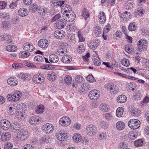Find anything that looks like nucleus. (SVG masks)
<instances>
[{
    "mask_svg": "<svg viewBox=\"0 0 149 149\" xmlns=\"http://www.w3.org/2000/svg\"><path fill=\"white\" fill-rule=\"evenodd\" d=\"M22 96V92L20 91H18L15 92L13 94L7 95V97L9 101L16 102L18 101Z\"/></svg>",
    "mask_w": 149,
    "mask_h": 149,
    "instance_id": "1",
    "label": "nucleus"
},
{
    "mask_svg": "<svg viewBox=\"0 0 149 149\" xmlns=\"http://www.w3.org/2000/svg\"><path fill=\"white\" fill-rule=\"evenodd\" d=\"M128 124L129 127L133 130L137 129L140 125V121L136 119H131L128 121Z\"/></svg>",
    "mask_w": 149,
    "mask_h": 149,
    "instance_id": "2",
    "label": "nucleus"
},
{
    "mask_svg": "<svg viewBox=\"0 0 149 149\" xmlns=\"http://www.w3.org/2000/svg\"><path fill=\"white\" fill-rule=\"evenodd\" d=\"M86 132L88 135H94L97 132V128L95 125L90 124L86 127Z\"/></svg>",
    "mask_w": 149,
    "mask_h": 149,
    "instance_id": "3",
    "label": "nucleus"
},
{
    "mask_svg": "<svg viewBox=\"0 0 149 149\" xmlns=\"http://www.w3.org/2000/svg\"><path fill=\"white\" fill-rule=\"evenodd\" d=\"M45 78L43 75L39 73L35 75L33 77V82L37 84L42 83L44 81Z\"/></svg>",
    "mask_w": 149,
    "mask_h": 149,
    "instance_id": "4",
    "label": "nucleus"
},
{
    "mask_svg": "<svg viewBox=\"0 0 149 149\" xmlns=\"http://www.w3.org/2000/svg\"><path fill=\"white\" fill-rule=\"evenodd\" d=\"M100 94L99 91L97 90H93L89 92L88 96L91 99L95 100L99 97Z\"/></svg>",
    "mask_w": 149,
    "mask_h": 149,
    "instance_id": "5",
    "label": "nucleus"
},
{
    "mask_svg": "<svg viewBox=\"0 0 149 149\" xmlns=\"http://www.w3.org/2000/svg\"><path fill=\"white\" fill-rule=\"evenodd\" d=\"M19 136L21 140H26L29 137V134L25 128L20 129L19 131Z\"/></svg>",
    "mask_w": 149,
    "mask_h": 149,
    "instance_id": "6",
    "label": "nucleus"
},
{
    "mask_svg": "<svg viewBox=\"0 0 149 149\" xmlns=\"http://www.w3.org/2000/svg\"><path fill=\"white\" fill-rule=\"evenodd\" d=\"M58 139L60 141H65L68 139L67 134L64 130L60 131L56 134Z\"/></svg>",
    "mask_w": 149,
    "mask_h": 149,
    "instance_id": "7",
    "label": "nucleus"
},
{
    "mask_svg": "<svg viewBox=\"0 0 149 149\" xmlns=\"http://www.w3.org/2000/svg\"><path fill=\"white\" fill-rule=\"evenodd\" d=\"M10 122L6 120H2L0 122V127L3 130H7L9 129L11 126Z\"/></svg>",
    "mask_w": 149,
    "mask_h": 149,
    "instance_id": "8",
    "label": "nucleus"
},
{
    "mask_svg": "<svg viewBox=\"0 0 149 149\" xmlns=\"http://www.w3.org/2000/svg\"><path fill=\"white\" fill-rule=\"evenodd\" d=\"M148 42L146 40L144 39H140L138 41L137 44L138 50L140 52L143 49V50H144Z\"/></svg>",
    "mask_w": 149,
    "mask_h": 149,
    "instance_id": "9",
    "label": "nucleus"
},
{
    "mask_svg": "<svg viewBox=\"0 0 149 149\" xmlns=\"http://www.w3.org/2000/svg\"><path fill=\"white\" fill-rule=\"evenodd\" d=\"M44 131L47 134L51 133L53 130L54 127L51 124L47 123L45 124L42 127Z\"/></svg>",
    "mask_w": 149,
    "mask_h": 149,
    "instance_id": "10",
    "label": "nucleus"
},
{
    "mask_svg": "<svg viewBox=\"0 0 149 149\" xmlns=\"http://www.w3.org/2000/svg\"><path fill=\"white\" fill-rule=\"evenodd\" d=\"M71 123L70 118L67 116L63 117L61 118L59 120V123L62 126H67Z\"/></svg>",
    "mask_w": 149,
    "mask_h": 149,
    "instance_id": "11",
    "label": "nucleus"
},
{
    "mask_svg": "<svg viewBox=\"0 0 149 149\" xmlns=\"http://www.w3.org/2000/svg\"><path fill=\"white\" fill-rule=\"evenodd\" d=\"M107 89L111 94H116L119 91V88L115 84H109L108 85Z\"/></svg>",
    "mask_w": 149,
    "mask_h": 149,
    "instance_id": "12",
    "label": "nucleus"
},
{
    "mask_svg": "<svg viewBox=\"0 0 149 149\" xmlns=\"http://www.w3.org/2000/svg\"><path fill=\"white\" fill-rule=\"evenodd\" d=\"M90 87V86L88 84L84 83L80 87L79 91L81 93L84 94L88 92Z\"/></svg>",
    "mask_w": 149,
    "mask_h": 149,
    "instance_id": "13",
    "label": "nucleus"
},
{
    "mask_svg": "<svg viewBox=\"0 0 149 149\" xmlns=\"http://www.w3.org/2000/svg\"><path fill=\"white\" fill-rule=\"evenodd\" d=\"M66 23L64 20L60 19L56 21L55 23V27L56 29H61L63 28L66 25Z\"/></svg>",
    "mask_w": 149,
    "mask_h": 149,
    "instance_id": "14",
    "label": "nucleus"
},
{
    "mask_svg": "<svg viewBox=\"0 0 149 149\" xmlns=\"http://www.w3.org/2000/svg\"><path fill=\"white\" fill-rule=\"evenodd\" d=\"M49 10L48 8L44 6L39 7L38 9V13L42 16L45 15L49 12Z\"/></svg>",
    "mask_w": 149,
    "mask_h": 149,
    "instance_id": "15",
    "label": "nucleus"
},
{
    "mask_svg": "<svg viewBox=\"0 0 149 149\" xmlns=\"http://www.w3.org/2000/svg\"><path fill=\"white\" fill-rule=\"evenodd\" d=\"M38 46L42 48H46L48 46V42L46 39L40 40L38 42Z\"/></svg>",
    "mask_w": 149,
    "mask_h": 149,
    "instance_id": "16",
    "label": "nucleus"
},
{
    "mask_svg": "<svg viewBox=\"0 0 149 149\" xmlns=\"http://www.w3.org/2000/svg\"><path fill=\"white\" fill-rule=\"evenodd\" d=\"M93 31L95 35L99 37L102 33V29L100 26L95 25L93 27Z\"/></svg>",
    "mask_w": 149,
    "mask_h": 149,
    "instance_id": "17",
    "label": "nucleus"
},
{
    "mask_svg": "<svg viewBox=\"0 0 149 149\" xmlns=\"http://www.w3.org/2000/svg\"><path fill=\"white\" fill-rule=\"evenodd\" d=\"M65 32L63 30H57L55 31L54 33V36L56 38L61 39L65 36Z\"/></svg>",
    "mask_w": 149,
    "mask_h": 149,
    "instance_id": "18",
    "label": "nucleus"
},
{
    "mask_svg": "<svg viewBox=\"0 0 149 149\" xmlns=\"http://www.w3.org/2000/svg\"><path fill=\"white\" fill-rule=\"evenodd\" d=\"M72 10V8L70 6L65 4L62 7L61 12L62 13H70Z\"/></svg>",
    "mask_w": 149,
    "mask_h": 149,
    "instance_id": "19",
    "label": "nucleus"
},
{
    "mask_svg": "<svg viewBox=\"0 0 149 149\" xmlns=\"http://www.w3.org/2000/svg\"><path fill=\"white\" fill-rule=\"evenodd\" d=\"M7 81L8 84L11 86H15L18 84L17 79L15 77H10L8 79Z\"/></svg>",
    "mask_w": 149,
    "mask_h": 149,
    "instance_id": "20",
    "label": "nucleus"
},
{
    "mask_svg": "<svg viewBox=\"0 0 149 149\" xmlns=\"http://www.w3.org/2000/svg\"><path fill=\"white\" fill-rule=\"evenodd\" d=\"M24 46L23 47V49L28 52H31L33 51L35 47L33 45V44L26 42L24 44Z\"/></svg>",
    "mask_w": 149,
    "mask_h": 149,
    "instance_id": "21",
    "label": "nucleus"
},
{
    "mask_svg": "<svg viewBox=\"0 0 149 149\" xmlns=\"http://www.w3.org/2000/svg\"><path fill=\"white\" fill-rule=\"evenodd\" d=\"M29 13L28 10L25 8H21L18 11V14L20 16L24 17L27 16Z\"/></svg>",
    "mask_w": 149,
    "mask_h": 149,
    "instance_id": "22",
    "label": "nucleus"
},
{
    "mask_svg": "<svg viewBox=\"0 0 149 149\" xmlns=\"http://www.w3.org/2000/svg\"><path fill=\"white\" fill-rule=\"evenodd\" d=\"M10 127L11 128L13 129L12 131L13 132H17L20 130V125L17 122H14Z\"/></svg>",
    "mask_w": 149,
    "mask_h": 149,
    "instance_id": "23",
    "label": "nucleus"
},
{
    "mask_svg": "<svg viewBox=\"0 0 149 149\" xmlns=\"http://www.w3.org/2000/svg\"><path fill=\"white\" fill-rule=\"evenodd\" d=\"M47 77L49 80L51 81H54L56 79V76L55 72L53 71H51L48 72Z\"/></svg>",
    "mask_w": 149,
    "mask_h": 149,
    "instance_id": "24",
    "label": "nucleus"
},
{
    "mask_svg": "<svg viewBox=\"0 0 149 149\" xmlns=\"http://www.w3.org/2000/svg\"><path fill=\"white\" fill-rule=\"evenodd\" d=\"M11 135L9 132H5L3 133L1 136V139L3 141L9 140L11 138Z\"/></svg>",
    "mask_w": 149,
    "mask_h": 149,
    "instance_id": "25",
    "label": "nucleus"
},
{
    "mask_svg": "<svg viewBox=\"0 0 149 149\" xmlns=\"http://www.w3.org/2000/svg\"><path fill=\"white\" fill-rule=\"evenodd\" d=\"M131 16V14L130 13L127 11L125 12L120 15L121 19L122 20H124L125 21H127L129 20V19L127 17H129V18H130Z\"/></svg>",
    "mask_w": 149,
    "mask_h": 149,
    "instance_id": "26",
    "label": "nucleus"
},
{
    "mask_svg": "<svg viewBox=\"0 0 149 149\" xmlns=\"http://www.w3.org/2000/svg\"><path fill=\"white\" fill-rule=\"evenodd\" d=\"M99 21L100 23L102 24L104 23L106 20V15L103 12H100L99 15Z\"/></svg>",
    "mask_w": 149,
    "mask_h": 149,
    "instance_id": "27",
    "label": "nucleus"
},
{
    "mask_svg": "<svg viewBox=\"0 0 149 149\" xmlns=\"http://www.w3.org/2000/svg\"><path fill=\"white\" fill-rule=\"evenodd\" d=\"M84 80L83 77L80 75L77 76L75 78V85L76 86L81 85Z\"/></svg>",
    "mask_w": 149,
    "mask_h": 149,
    "instance_id": "28",
    "label": "nucleus"
},
{
    "mask_svg": "<svg viewBox=\"0 0 149 149\" xmlns=\"http://www.w3.org/2000/svg\"><path fill=\"white\" fill-rule=\"evenodd\" d=\"M72 60V57L70 56L67 54L64 55L62 57L61 61L64 63H68L70 62Z\"/></svg>",
    "mask_w": 149,
    "mask_h": 149,
    "instance_id": "29",
    "label": "nucleus"
},
{
    "mask_svg": "<svg viewBox=\"0 0 149 149\" xmlns=\"http://www.w3.org/2000/svg\"><path fill=\"white\" fill-rule=\"evenodd\" d=\"M44 106L43 105L40 104L36 107L35 112L37 114L42 113L44 111Z\"/></svg>",
    "mask_w": 149,
    "mask_h": 149,
    "instance_id": "30",
    "label": "nucleus"
},
{
    "mask_svg": "<svg viewBox=\"0 0 149 149\" xmlns=\"http://www.w3.org/2000/svg\"><path fill=\"white\" fill-rule=\"evenodd\" d=\"M49 60L51 63H55L58 61L59 59L57 56L54 54H52L49 56Z\"/></svg>",
    "mask_w": 149,
    "mask_h": 149,
    "instance_id": "31",
    "label": "nucleus"
},
{
    "mask_svg": "<svg viewBox=\"0 0 149 149\" xmlns=\"http://www.w3.org/2000/svg\"><path fill=\"white\" fill-rule=\"evenodd\" d=\"M125 124L123 122L118 121L116 124V127L117 129L119 130H123L125 127Z\"/></svg>",
    "mask_w": 149,
    "mask_h": 149,
    "instance_id": "32",
    "label": "nucleus"
},
{
    "mask_svg": "<svg viewBox=\"0 0 149 149\" xmlns=\"http://www.w3.org/2000/svg\"><path fill=\"white\" fill-rule=\"evenodd\" d=\"M127 99V97L125 95H122L117 97V101L119 103H123L126 101Z\"/></svg>",
    "mask_w": 149,
    "mask_h": 149,
    "instance_id": "33",
    "label": "nucleus"
},
{
    "mask_svg": "<svg viewBox=\"0 0 149 149\" xmlns=\"http://www.w3.org/2000/svg\"><path fill=\"white\" fill-rule=\"evenodd\" d=\"M136 85L133 82H131L129 83L127 86V90L131 92L135 90V88L136 87Z\"/></svg>",
    "mask_w": 149,
    "mask_h": 149,
    "instance_id": "34",
    "label": "nucleus"
},
{
    "mask_svg": "<svg viewBox=\"0 0 149 149\" xmlns=\"http://www.w3.org/2000/svg\"><path fill=\"white\" fill-rule=\"evenodd\" d=\"M123 109L122 107H118L116 110V115L118 117H121L123 113Z\"/></svg>",
    "mask_w": 149,
    "mask_h": 149,
    "instance_id": "35",
    "label": "nucleus"
},
{
    "mask_svg": "<svg viewBox=\"0 0 149 149\" xmlns=\"http://www.w3.org/2000/svg\"><path fill=\"white\" fill-rule=\"evenodd\" d=\"M82 17H84L85 20H86L89 17V14L88 11L86 9L84 8L83 9L82 11Z\"/></svg>",
    "mask_w": 149,
    "mask_h": 149,
    "instance_id": "36",
    "label": "nucleus"
},
{
    "mask_svg": "<svg viewBox=\"0 0 149 149\" xmlns=\"http://www.w3.org/2000/svg\"><path fill=\"white\" fill-rule=\"evenodd\" d=\"M77 35L78 37L79 42H84L85 40V38L83 36V34L80 30L77 32Z\"/></svg>",
    "mask_w": 149,
    "mask_h": 149,
    "instance_id": "37",
    "label": "nucleus"
},
{
    "mask_svg": "<svg viewBox=\"0 0 149 149\" xmlns=\"http://www.w3.org/2000/svg\"><path fill=\"white\" fill-rule=\"evenodd\" d=\"M17 47L15 45H9L6 47V50L7 51L10 52H14L17 49Z\"/></svg>",
    "mask_w": 149,
    "mask_h": 149,
    "instance_id": "38",
    "label": "nucleus"
},
{
    "mask_svg": "<svg viewBox=\"0 0 149 149\" xmlns=\"http://www.w3.org/2000/svg\"><path fill=\"white\" fill-rule=\"evenodd\" d=\"M39 121L38 118L35 116H33L31 117L29 119L30 123L34 125H35L37 122Z\"/></svg>",
    "mask_w": 149,
    "mask_h": 149,
    "instance_id": "39",
    "label": "nucleus"
},
{
    "mask_svg": "<svg viewBox=\"0 0 149 149\" xmlns=\"http://www.w3.org/2000/svg\"><path fill=\"white\" fill-rule=\"evenodd\" d=\"M136 27L135 23L134 22H132L130 23L128 27V29L130 31H134L136 30Z\"/></svg>",
    "mask_w": 149,
    "mask_h": 149,
    "instance_id": "40",
    "label": "nucleus"
},
{
    "mask_svg": "<svg viewBox=\"0 0 149 149\" xmlns=\"http://www.w3.org/2000/svg\"><path fill=\"white\" fill-rule=\"evenodd\" d=\"M93 63L96 66H100L101 64V62L98 56H94L93 58Z\"/></svg>",
    "mask_w": 149,
    "mask_h": 149,
    "instance_id": "41",
    "label": "nucleus"
},
{
    "mask_svg": "<svg viewBox=\"0 0 149 149\" xmlns=\"http://www.w3.org/2000/svg\"><path fill=\"white\" fill-rule=\"evenodd\" d=\"M45 57L41 56L38 55L36 56L34 58V61L38 62H40L41 63H44Z\"/></svg>",
    "mask_w": 149,
    "mask_h": 149,
    "instance_id": "42",
    "label": "nucleus"
},
{
    "mask_svg": "<svg viewBox=\"0 0 149 149\" xmlns=\"http://www.w3.org/2000/svg\"><path fill=\"white\" fill-rule=\"evenodd\" d=\"M2 38L4 40H6V42L8 44L12 42L10 39L11 37L8 34H4L3 35Z\"/></svg>",
    "mask_w": 149,
    "mask_h": 149,
    "instance_id": "43",
    "label": "nucleus"
},
{
    "mask_svg": "<svg viewBox=\"0 0 149 149\" xmlns=\"http://www.w3.org/2000/svg\"><path fill=\"white\" fill-rule=\"evenodd\" d=\"M122 64L124 66L128 67L130 65L129 60L126 58H123L121 61Z\"/></svg>",
    "mask_w": 149,
    "mask_h": 149,
    "instance_id": "44",
    "label": "nucleus"
},
{
    "mask_svg": "<svg viewBox=\"0 0 149 149\" xmlns=\"http://www.w3.org/2000/svg\"><path fill=\"white\" fill-rule=\"evenodd\" d=\"M100 109L103 111H107L109 110V106L107 104H101Z\"/></svg>",
    "mask_w": 149,
    "mask_h": 149,
    "instance_id": "45",
    "label": "nucleus"
},
{
    "mask_svg": "<svg viewBox=\"0 0 149 149\" xmlns=\"http://www.w3.org/2000/svg\"><path fill=\"white\" fill-rule=\"evenodd\" d=\"M143 144V141L142 139H139L134 141V145L137 147L140 146Z\"/></svg>",
    "mask_w": 149,
    "mask_h": 149,
    "instance_id": "46",
    "label": "nucleus"
},
{
    "mask_svg": "<svg viewBox=\"0 0 149 149\" xmlns=\"http://www.w3.org/2000/svg\"><path fill=\"white\" fill-rule=\"evenodd\" d=\"M67 49L66 47L64 44L63 43L61 46V49L59 50V52L62 54H65L67 52Z\"/></svg>",
    "mask_w": 149,
    "mask_h": 149,
    "instance_id": "47",
    "label": "nucleus"
},
{
    "mask_svg": "<svg viewBox=\"0 0 149 149\" xmlns=\"http://www.w3.org/2000/svg\"><path fill=\"white\" fill-rule=\"evenodd\" d=\"M65 2V1H58L57 2H54L53 3V4L54 6H61L63 5L64 4V3Z\"/></svg>",
    "mask_w": 149,
    "mask_h": 149,
    "instance_id": "48",
    "label": "nucleus"
},
{
    "mask_svg": "<svg viewBox=\"0 0 149 149\" xmlns=\"http://www.w3.org/2000/svg\"><path fill=\"white\" fill-rule=\"evenodd\" d=\"M132 113L135 116H139L141 114V111L138 109H133L132 111Z\"/></svg>",
    "mask_w": 149,
    "mask_h": 149,
    "instance_id": "49",
    "label": "nucleus"
},
{
    "mask_svg": "<svg viewBox=\"0 0 149 149\" xmlns=\"http://www.w3.org/2000/svg\"><path fill=\"white\" fill-rule=\"evenodd\" d=\"M64 80L65 82L67 84H70L72 81V78L70 75H66L65 77Z\"/></svg>",
    "mask_w": 149,
    "mask_h": 149,
    "instance_id": "50",
    "label": "nucleus"
},
{
    "mask_svg": "<svg viewBox=\"0 0 149 149\" xmlns=\"http://www.w3.org/2000/svg\"><path fill=\"white\" fill-rule=\"evenodd\" d=\"M82 136L81 135L79 134L75 133V142H79L81 140Z\"/></svg>",
    "mask_w": 149,
    "mask_h": 149,
    "instance_id": "51",
    "label": "nucleus"
},
{
    "mask_svg": "<svg viewBox=\"0 0 149 149\" xmlns=\"http://www.w3.org/2000/svg\"><path fill=\"white\" fill-rule=\"evenodd\" d=\"M111 25L109 23H108L107 25L105 26L103 32L107 33L111 30Z\"/></svg>",
    "mask_w": 149,
    "mask_h": 149,
    "instance_id": "52",
    "label": "nucleus"
},
{
    "mask_svg": "<svg viewBox=\"0 0 149 149\" xmlns=\"http://www.w3.org/2000/svg\"><path fill=\"white\" fill-rule=\"evenodd\" d=\"M30 55V54L29 52H26L24 51H22L21 54L20 56L22 58H26L28 57Z\"/></svg>",
    "mask_w": 149,
    "mask_h": 149,
    "instance_id": "53",
    "label": "nucleus"
},
{
    "mask_svg": "<svg viewBox=\"0 0 149 149\" xmlns=\"http://www.w3.org/2000/svg\"><path fill=\"white\" fill-rule=\"evenodd\" d=\"M26 105L25 104L22 103H20L18 104L16 106V108L18 110H21V109L23 110L24 109Z\"/></svg>",
    "mask_w": 149,
    "mask_h": 149,
    "instance_id": "54",
    "label": "nucleus"
},
{
    "mask_svg": "<svg viewBox=\"0 0 149 149\" xmlns=\"http://www.w3.org/2000/svg\"><path fill=\"white\" fill-rule=\"evenodd\" d=\"M87 81L90 82H93L95 81V79L92 75H89L86 77Z\"/></svg>",
    "mask_w": 149,
    "mask_h": 149,
    "instance_id": "55",
    "label": "nucleus"
},
{
    "mask_svg": "<svg viewBox=\"0 0 149 149\" xmlns=\"http://www.w3.org/2000/svg\"><path fill=\"white\" fill-rule=\"evenodd\" d=\"M12 67L15 69H19L22 68V65L20 63H14L12 64Z\"/></svg>",
    "mask_w": 149,
    "mask_h": 149,
    "instance_id": "56",
    "label": "nucleus"
},
{
    "mask_svg": "<svg viewBox=\"0 0 149 149\" xmlns=\"http://www.w3.org/2000/svg\"><path fill=\"white\" fill-rule=\"evenodd\" d=\"M85 47L83 45L79 46L78 48L77 49V52L80 54L83 53L85 51Z\"/></svg>",
    "mask_w": 149,
    "mask_h": 149,
    "instance_id": "57",
    "label": "nucleus"
},
{
    "mask_svg": "<svg viewBox=\"0 0 149 149\" xmlns=\"http://www.w3.org/2000/svg\"><path fill=\"white\" fill-rule=\"evenodd\" d=\"M61 16L60 14H57L54 15L53 17L51 19V21L52 22H53L58 19L60 18Z\"/></svg>",
    "mask_w": 149,
    "mask_h": 149,
    "instance_id": "58",
    "label": "nucleus"
},
{
    "mask_svg": "<svg viewBox=\"0 0 149 149\" xmlns=\"http://www.w3.org/2000/svg\"><path fill=\"white\" fill-rule=\"evenodd\" d=\"M74 22L70 23L69 24L68 27L70 31H74Z\"/></svg>",
    "mask_w": 149,
    "mask_h": 149,
    "instance_id": "59",
    "label": "nucleus"
},
{
    "mask_svg": "<svg viewBox=\"0 0 149 149\" xmlns=\"http://www.w3.org/2000/svg\"><path fill=\"white\" fill-rule=\"evenodd\" d=\"M13 147V144L10 142H8L5 144L4 146V149H11Z\"/></svg>",
    "mask_w": 149,
    "mask_h": 149,
    "instance_id": "60",
    "label": "nucleus"
},
{
    "mask_svg": "<svg viewBox=\"0 0 149 149\" xmlns=\"http://www.w3.org/2000/svg\"><path fill=\"white\" fill-rule=\"evenodd\" d=\"M137 11L139 14L141 15L143 14L145 12L144 9L141 6V5L137 8Z\"/></svg>",
    "mask_w": 149,
    "mask_h": 149,
    "instance_id": "61",
    "label": "nucleus"
},
{
    "mask_svg": "<svg viewBox=\"0 0 149 149\" xmlns=\"http://www.w3.org/2000/svg\"><path fill=\"white\" fill-rule=\"evenodd\" d=\"M90 42L93 43L92 45L95 47L96 48L98 46L99 44V41L98 39H95V40L91 41Z\"/></svg>",
    "mask_w": 149,
    "mask_h": 149,
    "instance_id": "62",
    "label": "nucleus"
},
{
    "mask_svg": "<svg viewBox=\"0 0 149 149\" xmlns=\"http://www.w3.org/2000/svg\"><path fill=\"white\" fill-rule=\"evenodd\" d=\"M23 149H35L34 147L30 144L25 145L23 147Z\"/></svg>",
    "mask_w": 149,
    "mask_h": 149,
    "instance_id": "63",
    "label": "nucleus"
},
{
    "mask_svg": "<svg viewBox=\"0 0 149 149\" xmlns=\"http://www.w3.org/2000/svg\"><path fill=\"white\" fill-rule=\"evenodd\" d=\"M115 36L116 37V38H119L122 37V32L120 30L117 31L115 33Z\"/></svg>",
    "mask_w": 149,
    "mask_h": 149,
    "instance_id": "64",
    "label": "nucleus"
}]
</instances>
